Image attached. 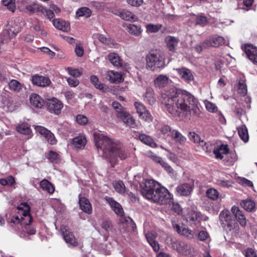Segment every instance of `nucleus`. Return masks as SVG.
<instances>
[{
	"instance_id": "f257e3e1",
	"label": "nucleus",
	"mask_w": 257,
	"mask_h": 257,
	"mask_svg": "<svg viewBox=\"0 0 257 257\" xmlns=\"http://www.w3.org/2000/svg\"><path fill=\"white\" fill-rule=\"evenodd\" d=\"M160 101L164 110L173 117L187 115L192 111L198 115V100L189 92L172 87L162 94Z\"/></svg>"
},
{
	"instance_id": "f03ea898",
	"label": "nucleus",
	"mask_w": 257,
	"mask_h": 257,
	"mask_svg": "<svg viewBox=\"0 0 257 257\" xmlns=\"http://www.w3.org/2000/svg\"><path fill=\"white\" fill-rule=\"evenodd\" d=\"M94 138L96 148L102 151L104 157L110 162L115 161L118 158L123 160L128 157L130 154L127 150L122 148L119 143L101 134L94 133Z\"/></svg>"
},
{
	"instance_id": "7ed1b4c3",
	"label": "nucleus",
	"mask_w": 257,
	"mask_h": 257,
	"mask_svg": "<svg viewBox=\"0 0 257 257\" xmlns=\"http://www.w3.org/2000/svg\"><path fill=\"white\" fill-rule=\"evenodd\" d=\"M140 187L142 195L153 202L165 204L172 198L166 188L153 180H145L140 184Z\"/></svg>"
},
{
	"instance_id": "20e7f679",
	"label": "nucleus",
	"mask_w": 257,
	"mask_h": 257,
	"mask_svg": "<svg viewBox=\"0 0 257 257\" xmlns=\"http://www.w3.org/2000/svg\"><path fill=\"white\" fill-rule=\"evenodd\" d=\"M146 67L152 71H155L165 66V60L163 54L159 51H151L146 57Z\"/></svg>"
},
{
	"instance_id": "39448f33",
	"label": "nucleus",
	"mask_w": 257,
	"mask_h": 257,
	"mask_svg": "<svg viewBox=\"0 0 257 257\" xmlns=\"http://www.w3.org/2000/svg\"><path fill=\"white\" fill-rule=\"evenodd\" d=\"M105 199L109 204L113 211L117 215L120 216L119 222L125 225L126 227H130L132 230H134L135 227V223L131 218L123 215V211L121 206L112 198L106 197Z\"/></svg>"
},
{
	"instance_id": "423d86ee",
	"label": "nucleus",
	"mask_w": 257,
	"mask_h": 257,
	"mask_svg": "<svg viewBox=\"0 0 257 257\" xmlns=\"http://www.w3.org/2000/svg\"><path fill=\"white\" fill-rule=\"evenodd\" d=\"M27 209L22 212L23 217L21 218L18 216H14L11 218H7V221L11 227L14 228L15 225L22 226L24 223H29L32 222L33 219L30 214V209L26 203L25 204Z\"/></svg>"
},
{
	"instance_id": "0eeeda50",
	"label": "nucleus",
	"mask_w": 257,
	"mask_h": 257,
	"mask_svg": "<svg viewBox=\"0 0 257 257\" xmlns=\"http://www.w3.org/2000/svg\"><path fill=\"white\" fill-rule=\"evenodd\" d=\"M61 232L65 242L68 244L69 245L76 246L78 245L77 239L67 227L65 226H61Z\"/></svg>"
},
{
	"instance_id": "6e6552de",
	"label": "nucleus",
	"mask_w": 257,
	"mask_h": 257,
	"mask_svg": "<svg viewBox=\"0 0 257 257\" xmlns=\"http://www.w3.org/2000/svg\"><path fill=\"white\" fill-rule=\"evenodd\" d=\"M34 128L36 131L43 136L49 144L54 145L56 143L57 140L54 135L46 128L39 125H35Z\"/></svg>"
},
{
	"instance_id": "1a4fd4ad",
	"label": "nucleus",
	"mask_w": 257,
	"mask_h": 257,
	"mask_svg": "<svg viewBox=\"0 0 257 257\" xmlns=\"http://www.w3.org/2000/svg\"><path fill=\"white\" fill-rule=\"evenodd\" d=\"M47 109L51 113L59 114L63 107V103L56 98H53L48 100L47 103Z\"/></svg>"
},
{
	"instance_id": "9d476101",
	"label": "nucleus",
	"mask_w": 257,
	"mask_h": 257,
	"mask_svg": "<svg viewBox=\"0 0 257 257\" xmlns=\"http://www.w3.org/2000/svg\"><path fill=\"white\" fill-rule=\"evenodd\" d=\"M117 117L120 119L126 126L131 128H136L137 126L135 119L126 110L119 112Z\"/></svg>"
},
{
	"instance_id": "9b49d317",
	"label": "nucleus",
	"mask_w": 257,
	"mask_h": 257,
	"mask_svg": "<svg viewBox=\"0 0 257 257\" xmlns=\"http://www.w3.org/2000/svg\"><path fill=\"white\" fill-rule=\"evenodd\" d=\"M172 247L179 253L185 255L191 253L190 245L183 242H178L176 239H172Z\"/></svg>"
},
{
	"instance_id": "f8f14e48",
	"label": "nucleus",
	"mask_w": 257,
	"mask_h": 257,
	"mask_svg": "<svg viewBox=\"0 0 257 257\" xmlns=\"http://www.w3.org/2000/svg\"><path fill=\"white\" fill-rule=\"evenodd\" d=\"M24 5L26 12L30 14L40 13L44 10V7L38 4L36 1H26L24 2Z\"/></svg>"
},
{
	"instance_id": "ddd939ff",
	"label": "nucleus",
	"mask_w": 257,
	"mask_h": 257,
	"mask_svg": "<svg viewBox=\"0 0 257 257\" xmlns=\"http://www.w3.org/2000/svg\"><path fill=\"white\" fill-rule=\"evenodd\" d=\"M134 106L136 109L137 112L139 114L140 117L145 121L151 119V115L146 109L144 105L140 102H136Z\"/></svg>"
},
{
	"instance_id": "4468645a",
	"label": "nucleus",
	"mask_w": 257,
	"mask_h": 257,
	"mask_svg": "<svg viewBox=\"0 0 257 257\" xmlns=\"http://www.w3.org/2000/svg\"><path fill=\"white\" fill-rule=\"evenodd\" d=\"M243 50L248 58L254 64L257 65V47L251 44H246Z\"/></svg>"
},
{
	"instance_id": "2eb2a0df",
	"label": "nucleus",
	"mask_w": 257,
	"mask_h": 257,
	"mask_svg": "<svg viewBox=\"0 0 257 257\" xmlns=\"http://www.w3.org/2000/svg\"><path fill=\"white\" fill-rule=\"evenodd\" d=\"M225 40L223 37L221 36L211 37L204 41V45L206 47H217L224 45Z\"/></svg>"
},
{
	"instance_id": "dca6fc26",
	"label": "nucleus",
	"mask_w": 257,
	"mask_h": 257,
	"mask_svg": "<svg viewBox=\"0 0 257 257\" xmlns=\"http://www.w3.org/2000/svg\"><path fill=\"white\" fill-rule=\"evenodd\" d=\"M114 14L125 21L135 22L138 20V18L134 14L125 9L117 10Z\"/></svg>"
},
{
	"instance_id": "f3484780",
	"label": "nucleus",
	"mask_w": 257,
	"mask_h": 257,
	"mask_svg": "<svg viewBox=\"0 0 257 257\" xmlns=\"http://www.w3.org/2000/svg\"><path fill=\"white\" fill-rule=\"evenodd\" d=\"M175 70L177 72L180 78L187 83H190L194 80V76L189 69L183 67L176 68Z\"/></svg>"
},
{
	"instance_id": "a211bd4d",
	"label": "nucleus",
	"mask_w": 257,
	"mask_h": 257,
	"mask_svg": "<svg viewBox=\"0 0 257 257\" xmlns=\"http://www.w3.org/2000/svg\"><path fill=\"white\" fill-rule=\"evenodd\" d=\"M106 78L110 83L118 84L123 81L121 73L113 70L107 72Z\"/></svg>"
},
{
	"instance_id": "6ab92c4d",
	"label": "nucleus",
	"mask_w": 257,
	"mask_h": 257,
	"mask_svg": "<svg viewBox=\"0 0 257 257\" xmlns=\"http://www.w3.org/2000/svg\"><path fill=\"white\" fill-rule=\"evenodd\" d=\"M231 211L240 225L242 227H245L246 225V219L243 212L235 206L232 207Z\"/></svg>"
},
{
	"instance_id": "aec40b11",
	"label": "nucleus",
	"mask_w": 257,
	"mask_h": 257,
	"mask_svg": "<svg viewBox=\"0 0 257 257\" xmlns=\"http://www.w3.org/2000/svg\"><path fill=\"white\" fill-rule=\"evenodd\" d=\"M32 81L33 84L41 87H46L49 85L51 83V81L48 77L38 75H35L33 76Z\"/></svg>"
},
{
	"instance_id": "412c9836",
	"label": "nucleus",
	"mask_w": 257,
	"mask_h": 257,
	"mask_svg": "<svg viewBox=\"0 0 257 257\" xmlns=\"http://www.w3.org/2000/svg\"><path fill=\"white\" fill-rule=\"evenodd\" d=\"M232 216L228 210H222L219 215L220 221L222 224L230 226L231 225Z\"/></svg>"
},
{
	"instance_id": "4be33fe9",
	"label": "nucleus",
	"mask_w": 257,
	"mask_h": 257,
	"mask_svg": "<svg viewBox=\"0 0 257 257\" xmlns=\"http://www.w3.org/2000/svg\"><path fill=\"white\" fill-rule=\"evenodd\" d=\"M79 204L80 208L85 213L90 214L92 213V209L89 201L85 197L79 196Z\"/></svg>"
},
{
	"instance_id": "5701e85b",
	"label": "nucleus",
	"mask_w": 257,
	"mask_h": 257,
	"mask_svg": "<svg viewBox=\"0 0 257 257\" xmlns=\"http://www.w3.org/2000/svg\"><path fill=\"white\" fill-rule=\"evenodd\" d=\"M31 222L29 223H24L22 227V231L20 232V236L23 238H27L29 235H33L36 233V229L30 226Z\"/></svg>"
},
{
	"instance_id": "b1692460",
	"label": "nucleus",
	"mask_w": 257,
	"mask_h": 257,
	"mask_svg": "<svg viewBox=\"0 0 257 257\" xmlns=\"http://www.w3.org/2000/svg\"><path fill=\"white\" fill-rule=\"evenodd\" d=\"M229 148L227 145H221L213 150V154L215 155L216 158L222 159L223 156L222 154H227L229 153Z\"/></svg>"
},
{
	"instance_id": "393cba45",
	"label": "nucleus",
	"mask_w": 257,
	"mask_h": 257,
	"mask_svg": "<svg viewBox=\"0 0 257 257\" xmlns=\"http://www.w3.org/2000/svg\"><path fill=\"white\" fill-rule=\"evenodd\" d=\"M107 58L114 67L117 68L122 67L123 61L117 53H110L108 55Z\"/></svg>"
},
{
	"instance_id": "a878e982",
	"label": "nucleus",
	"mask_w": 257,
	"mask_h": 257,
	"mask_svg": "<svg viewBox=\"0 0 257 257\" xmlns=\"http://www.w3.org/2000/svg\"><path fill=\"white\" fill-rule=\"evenodd\" d=\"M53 24L56 28L63 32H68L70 30L69 23L62 19L54 20Z\"/></svg>"
},
{
	"instance_id": "bb28decb",
	"label": "nucleus",
	"mask_w": 257,
	"mask_h": 257,
	"mask_svg": "<svg viewBox=\"0 0 257 257\" xmlns=\"http://www.w3.org/2000/svg\"><path fill=\"white\" fill-rule=\"evenodd\" d=\"M188 137L189 139L194 143L199 144V145L203 147L204 150H205L206 152L209 151L207 144L204 142L203 140H201L200 137L194 132L189 133Z\"/></svg>"
},
{
	"instance_id": "cd10ccee",
	"label": "nucleus",
	"mask_w": 257,
	"mask_h": 257,
	"mask_svg": "<svg viewBox=\"0 0 257 257\" xmlns=\"http://www.w3.org/2000/svg\"><path fill=\"white\" fill-rule=\"evenodd\" d=\"M176 190L177 194L180 196H188L192 191V187L188 183H184L179 185Z\"/></svg>"
},
{
	"instance_id": "c85d7f7f",
	"label": "nucleus",
	"mask_w": 257,
	"mask_h": 257,
	"mask_svg": "<svg viewBox=\"0 0 257 257\" xmlns=\"http://www.w3.org/2000/svg\"><path fill=\"white\" fill-rule=\"evenodd\" d=\"M179 41V40L178 38L173 36H169L165 38V42L167 44V48L169 51L173 52L175 51Z\"/></svg>"
},
{
	"instance_id": "c756f323",
	"label": "nucleus",
	"mask_w": 257,
	"mask_h": 257,
	"mask_svg": "<svg viewBox=\"0 0 257 257\" xmlns=\"http://www.w3.org/2000/svg\"><path fill=\"white\" fill-rule=\"evenodd\" d=\"M173 228L179 234L185 236L189 238H192L194 236L193 232L188 228H181L180 226L177 224H173Z\"/></svg>"
},
{
	"instance_id": "7c9ffc66",
	"label": "nucleus",
	"mask_w": 257,
	"mask_h": 257,
	"mask_svg": "<svg viewBox=\"0 0 257 257\" xmlns=\"http://www.w3.org/2000/svg\"><path fill=\"white\" fill-rule=\"evenodd\" d=\"M169 80L167 76L160 74L154 80V84L156 87L162 88L168 84Z\"/></svg>"
},
{
	"instance_id": "2f4dec72",
	"label": "nucleus",
	"mask_w": 257,
	"mask_h": 257,
	"mask_svg": "<svg viewBox=\"0 0 257 257\" xmlns=\"http://www.w3.org/2000/svg\"><path fill=\"white\" fill-rule=\"evenodd\" d=\"M144 100L150 105H153L155 103L156 98L154 96V91L153 88L148 87L146 89L144 96Z\"/></svg>"
},
{
	"instance_id": "473e14b6",
	"label": "nucleus",
	"mask_w": 257,
	"mask_h": 257,
	"mask_svg": "<svg viewBox=\"0 0 257 257\" xmlns=\"http://www.w3.org/2000/svg\"><path fill=\"white\" fill-rule=\"evenodd\" d=\"M201 219V214L196 211H191L188 213L186 216V220L191 223H196Z\"/></svg>"
},
{
	"instance_id": "72a5a7b5",
	"label": "nucleus",
	"mask_w": 257,
	"mask_h": 257,
	"mask_svg": "<svg viewBox=\"0 0 257 257\" xmlns=\"http://www.w3.org/2000/svg\"><path fill=\"white\" fill-rule=\"evenodd\" d=\"M86 144V139L83 136H79L73 139L72 145L76 149H81L84 147Z\"/></svg>"
},
{
	"instance_id": "f704fd0d",
	"label": "nucleus",
	"mask_w": 257,
	"mask_h": 257,
	"mask_svg": "<svg viewBox=\"0 0 257 257\" xmlns=\"http://www.w3.org/2000/svg\"><path fill=\"white\" fill-rule=\"evenodd\" d=\"M126 31L130 34L135 36H139L142 33V30L140 26L130 24L126 25Z\"/></svg>"
},
{
	"instance_id": "c9c22d12",
	"label": "nucleus",
	"mask_w": 257,
	"mask_h": 257,
	"mask_svg": "<svg viewBox=\"0 0 257 257\" xmlns=\"http://www.w3.org/2000/svg\"><path fill=\"white\" fill-rule=\"evenodd\" d=\"M31 104L37 108H41L44 104L43 99L38 94L33 93L30 98Z\"/></svg>"
},
{
	"instance_id": "e433bc0d",
	"label": "nucleus",
	"mask_w": 257,
	"mask_h": 257,
	"mask_svg": "<svg viewBox=\"0 0 257 257\" xmlns=\"http://www.w3.org/2000/svg\"><path fill=\"white\" fill-rule=\"evenodd\" d=\"M139 139L144 144L148 145L152 148L157 147V144L154 140L150 136L145 134H141L138 137Z\"/></svg>"
},
{
	"instance_id": "4c0bfd02",
	"label": "nucleus",
	"mask_w": 257,
	"mask_h": 257,
	"mask_svg": "<svg viewBox=\"0 0 257 257\" xmlns=\"http://www.w3.org/2000/svg\"><path fill=\"white\" fill-rule=\"evenodd\" d=\"M240 204L245 210L249 212L252 211L255 207V202L251 199L242 200Z\"/></svg>"
},
{
	"instance_id": "58836bf2",
	"label": "nucleus",
	"mask_w": 257,
	"mask_h": 257,
	"mask_svg": "<svg viewBox=\"0 0 257 257\" xmlns=\"http://www.w3.org/2000/svg\"><path fill=\"white\" fill-rule=\"evenodd\" d=\"M238 134L240 139L244 142L246 143L248 141V134L247 128L245 125L237 128Z\"/></svg>"
},
{
	"instance_id": "ea45409f",
	"label": "nucleus",
	"mask_w": 257,
	"mask_h": 257,
	"mask_svg": "<svg viewBox=\"0 0 257 257\" xmlns=\"http://www.w3.org/2000/svg\"><path fill=\"white\" fill-rule=\"evenodd\" d=\"M16 130L18 132L28 136V138H30L32 137V131L31 128L25 124H21L16 127Z\"/></svg>"
},
{
	"instance_id": "a19ab883",
	"label": "nucleus",
	"mask_w": 257,
	"mask_h": 257,
	"mask_svg": "<svg viewBox=\"0 0 257 257\" xmlns=\"http://www.w3.org/2000/svg\"><path fill=\"white\" fill-rule=\"evenodd\" d=\"M40 185L44 190L46 191L50 194H52L54 192V187L49 181L46 179L42 180L40 182Z\"/></svg>"
},
{
	"instance_id": "79ce46f5",
	"label": "nucleus",
	"mask_w": 257,
	"mask_h": 257,
	"mask_svg": "<svg viewBox=\"0 0 257 257\" xmlns=\"http://www.w3.org/2000/svg\"><path fill=\"white\" fill-rule=\"evenodd\" d=\"M9 30L10 33H12L14 35H16L20 31L21 29V25L18 23H16L15 21H11L9 23Z\"/></svg>"
},
{
	"instance_id": "37998d69",
	"label": "nucleus",
	"mask_w": 257,
	"mask_h": 257,
	"mask_svg": "<svg viewBox=\"0 0 257 257\" xmlns=\"http://www.w3.org/2000/svg\"><path fill=\"white\" fill-rule=\"evenodd\" d=\"M247 85L243 79H240L238 83V92L240 95L244 96L247 94Z\"/></svg>"
},
{
	"instance_id": "c03bdc74",
	"label": "nucleus",
	"mask_w": 257,
	"mask_h": 257,
	"mask_svg": "<svg viewBox=\"0 0 257 257\" xmlns=\"http://www.w3.org/2000/svg\"><path fill=\"white\" fill-rule=\"evenodd\" d=\"M76 15L78 17H84L85 18H89L91 15V11L88 8L83 7L77 11Z\"/></svg>"
},
{
	"instance_id": "a18cd8bd",
	"label": "nucleus",
	"mask_w": 257,
	"mask_h": 257,
	"mask_svg": "<svg viewBox=\"0 0 257 257\" xmlns=\"http://www.w3.org/2000/svg\"><path fill=\"white\" fill-rule=\"evenodd\" d=\"M170 137L176 142L180 143L185 142L186 140V138L181 133L175 130H172V133Z\"/></svg>"
},
{
	"instance_id": "49530a36",
	"label": "nucleus",
	"mask_w": 257,
	"mask_h": 257,
	"mask_svg": "<svg viewBox=\"0 0 257 257\" xmlns=\"http://www.w3.org/2000/svg\"><path fill=\"white\" fill-rule=\"evenodd\" d=\"M98 40L104 44L110 47H113L114 46V43L109 37H107L103 35H99Z\"/></svg>"
},
{
	"instance_id": "de8ad7c7",
	"label": "nucleus",
	"mask_w": 257,
	"mask_h": 257,
	"mask_svg": "<svg viewBox=\"0 0 257 257\" xmlns=\"http://www.w3.org/2000/svg\"><path fill=\"white\" fill-rule=\"evenodd\" d=\"M162 27V25L159 24L156 25L149 24L146 26L147 32L148 33H156L158 32Z\"/></svg>"
},
{
	"instance_id": "09e8293b",
	"label": "nucleus",
	"mask_w": 257,
	"mask_h": 257,
	"mask_svg": "<svg viewBox=\"0 0 257 257\" xmlns=\"http://www.w3.org/2000/svg\"><path fill=\"white\" fill-rule=\"evenodd\" d=\"M158 130H159L162 134L167 135V136L170 137L172 133V130L170 126L168 125H161L158 127Z\"/></svg>"
},
{
	"instance_id": "8fccbe9b",
	"label": "nucleus",
	"mask_w": 257,
	"mask_h": 257,
	"mask_svg": "<svg viewBox=\"0 0 257 257\" xmlns=\"http://www.w3.org/2000/svg\"><path fill=\"white\" fill-rule=\"evenodd\" d=\"M206 196L213 200H216L219 196V193L217 190L213 188L208 189L206 192Z\"/></svg>"
},
{
	"instance_id": "3c124183",
	"label": "nucleus",
	"mask_w": 257,
	"mask_h": 257,
	"mask_svg": "<svg viewBox=\"0 0 257 257\" xmlns=\"http://www.w3.org/2000/svg\"><path fill=\"white\" fill-rule=\"evenodd\" d=\"M3 5L7 7L8 9L14 12L16 9L15 0H2Z\"/></svg>"
},
{
	"instance_id": "603ef678",
	"label": "nucleus",
	"mask_w": 257,
	"mask_h": 257,
	"mask_svg": "<svg viewBox=\"0 0 257 257\" xmlns=\"http://www.w3.org/2000/svg\"><path fill=\"white\" fill-rule=\"evenodd\" d=\"M9 88L11 90L19 91L21 88V84L17 80L13 79L9 83Z\"/></svg>"
},
{
	"instance_id": "864d4df0",
	"label": "nucleus",
	"mask_w": 257,
	"mask_h": 257,
	"mask_svg": "<svg viewBox=\"0 0 257 257\" xmlns=\"http://www.w3.org/2000/svg\"><path fill=\"white\" fill-rule=\"evenodd\" d=\"M90 81L97 89L102 90L104 88V85L100 83L97 76L92 75L90 77Z\"/></svg>"
},
{
	"instance_id": "5fc2aeb1",
	"label": "nucleus",
	"mask_w": 257,
	"mask_h": 257,
	"mask_svg": "<svg viewBox=\"0 0 257 257\" xmlns=\"http://www.w3.org/2000/svg\"><path fill=\"white\" fill-rule=\"evenodd\" d=\"M115 190L119 193H123L125 192V186L122 181H118L113 184Z\"/></svg>"
},
{
	"instance_id": "6e6d98bb",
	"label": "nucleus",
	"mask_w": 257,
	"mask_h": 257,
	"mask_svg": "<svg viewBox=\"0 0 257 257\" xmlns=\"http://www.w3.org/2000/svg\"><path fill=\"white\" fill-rule=\"evenodd\" d=\"M195 23L196 25H198L201 26H204L207 23V20L206 17L203 16H196Z\"/></svg>"
},
{
	"instance_id": "4d7b16f0",
	"label": "nucleus",
	"mask_w": 257,
	"mask_h": 257,
	"mask_svg": "<svg viewBox=\"0 0 257 257\" xmlns=\"http://www.w3.org/2000/svg\"><path fill=\"white\" fill-rule=\"evenodd\" d=\"M42 14H44L46 17L51 20L55 17V14L52 10L50 9H47L44 7V10L42 11H40Z\"/></svg>"
},
{
	"instance_id": "13d9d810",
	"label": "nucleus",
	"mask_w": 257,
	"mask_h": 257,
	"mask_svg": "<svg viewBox=\"0 0 257 257\" xmlns=\"http://www.w3.org/2000/svg\"><path fill=\"white\" fill-rule=\"evenodd\" d=\"M113 108L116 110V115L117 117V114L119 112L125 111V108H123L120 104L117 101H114L112 103Z\"/></svg>"
},
{
	"instance_id": "bf43d9fd",
	"label": "nucleus",
	"mask_w": 257,
	"mask_h": 257,
	"mask_svg": "<svg viewBox=\"0 0 257 257\" xmlns=\"http://www.w3.org/2000/svg\"><path fill=\"white\" fill-rule=\"evenodd\" d=\"M48 159L52 163H57L59 160L58 154L53 151H50L48 154Z\"/></svg>"
},
{
	"instance_id": "052dcab7",
	"label": "nucleus",
	"mask_w": 257,
	"mask_h": 257,
	"mask_svg": "<svg viewBox=\"0 0 257 257\" xmlns=\"http://www.w3.org/2000/svg\"><path fill=\"white\" fill-rule=\"evenodd\" d=\"M151 158L153 161H154L156 162H158L160 163V164L166 168V169L168 168V169H170L171 167L166 163H165L162 160V158L158 157L156 155H152Z\"/></svg>"
},
{
	"instance_id": "680f3d73",
	"label": "nucleus",
	"mask_w": 257,
	"mask_h": 257,
	"mask_svg": "<svg viewBox=\"0 0 257 257\" xmlns=\"http://www.w3.org/2000/svg\"><path fill=\"white\" fill-rule=\"evenodd\" d=\"M76 121L81 125H85L88 122V118L84 115L78 114L76 117Z\"/></svg>"
},
{
	"instance_id": "e2e57ef3",
	"label": "nucleus",
	"mask_w": 257,
	"mask_h": 257,
	"mask_svg": "<svg viewBox=\"0 0 257 257\" xmlns=\"http://www.w3.org/2000/svg\"><path fill=\"white\" fill-rule=\"evenodd\" d=\"M238 182L239 183L244 186L253 187V183L251 181L245 178H239Z\"/></svg>"
},
{
	"instance_id": "0e129e2a",
	"label": "nucleus",
	"mask_w": 257,
	"mask_h": 257,
	"mask_svg": "<svg viewBox=\"0 0 257 257\" xmlns=\"http://www.w3.org/2000/svg\"><path fill=\"white\" fill-rule=\"evenodd\" d=\"M101 227L105 231L109 232L111 230L112 225L109 221L105 220L102 222Z\"/></svg>"
},
{
	"instance_id": "69168bd1",
	"label": "nucleus",
	"mask_w": 257,
	"mask_h": 257,
	"mask_svg": "<svg viewBox=\"0 0 257 257\" xmlns=\"http://www.w3.org/2000/svg\"><path fill=\"white\" fill-rule=\"evenodd\" d=\"M245 257H257V254L254 249L252 248H247L245 250Z\"/></svg>"
},
{
	"instance_id": "338daca9",
	"label": "nucleus",
	"mask_w": 257,
	"mask_h": 257,
	"mask_svg": "<svg viewBox=\"0 0 257 257\" xmlns=\"http://www.w3.org/2000/svg\"><path fill=\"white\" fill-rule=\"evenodd\" d=\"M205 105H206V109L210 112H214L217 109V108L216 106V105L214 103H213L211 102H209V101L205 103Z\"/></svg>"
},
{
	"instance_id": "774afa93",
	"label": "nucleus",
	"mask_w": 257,
	"mask_h": 257,
	"mask_svg": "<svg viewBox=\"0 0 257 257\" xmlns=\"http://www.w3.org/2000/svg\"><path fill=\"white\" fill-rule=\"evenodd\" d=\"M67 81L70 86L71 87H76L79 84V81L76 78L69 77Z\"/></svg>"
}]
</instances>
